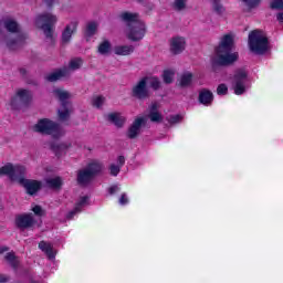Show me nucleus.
<instances>
[{"mask_svg": "<svg viewBox=\"0 0 283 283\" xmlns=\"http://www.w3.org/2000/svg\"><path fill=\"white\" fill-rule=\"evenodd\" d=\"M148 118L151 120V123H163V115L160 112H158V104L153 103L149 106Z\"/></svg>", "mask_w": 283, "mask_h": 283, "instance_id": "nucleus-21", "label": "nucleus"}, {"mask_svg": "<svg viewBox=\"0 0 283 283\" xmlns=\"http://www.w3.org/2000/svg\"><path fill=\"white\" fill-rule=\"evenodd\" d=\"M180 120H182V116L180 115H172L169 118L170 125H176V123H180Z\"/></svg>", "mask_w": 283, "mask_h": 283, "instance_id": "nucleus-44", "label": "nucleus"}, {"mask_svg": "<svg viewBox=\"0 0 283 283\" xmlns=\"http://www.w3.org/2000/svg\"><path fill=\"white\" fill-rule=\"evenodd\" d=\"M147 81H149L148 76L143 77L137 82L135 86L132 88L133 98H137V101H145L149 98V87L147 86Z\"/></svg>", "mask_w": 283, "mask_h": 283, "instance_id": "nucleus-10", "label": "nucleus"}, {"mask_svg": "<svg viewBox=\"0 0 283 283\" xmlns=\"http://www.w3.org/2000/svg\"><path fill=\"white\" fill-rule=\"evenodd\" d=\"M44 187L59 191L63 187V178L61 177H48L44 179Z\"/></svg>", "mask_w": 283, "mask_h": 283, "instance_id": "nucleus-19", "label": "nucleus"}, {"mask_svg": "<svg viewBox=\"0 0 283 283\" xmlns=\"http://www.w3.org/2000/svg\"><path fill=\"white\" fill-rule=\"evenodd\" d=\"M145 34H147V27H145V22L143 21L136 22V24L127 28V39L129 41H143Z\"/></svg>", "mask_w": 283, "mask_h": 283, "instance_id": "nucleus-11", "label": "nucleus"}, {"mask_svg": "<svg viewBox=\"0 0 283 283\" xmlns=\"http://www.w3.org/2000/svg\"><path fill=\"white\" fill-rule=\"evenodd\" d=\"M78 28V21H72L70 24L65 27V29L62 32V43L63 45H67L70 41H72V34L76 32V29Z\"/></svg>", "mask_w": 283, "mask_h": 283, "instance_id": "nucleus-17", "label": "nucleus"}, {"mask_svg": "<svg viewBox=\"0 0 283 283\" xmlns=\"http://www.w3.org/2000/svg\"><path fill=\"white\" fill-rule=\"evenodd\" d=\"M81 65H83V60L76 57L70 61L69 67L70 70H81Z\"/></svg>", "mask_w": 283, "mask_h": 283, "instance_id": "nucleus-37", "label": "nucleus"}, {"mask_svg": "<svg viewBox=\"0 0 283 283\" xmlns=\"http://www.w3.org/2000/svg\"><path fill=\"white\" fill-rule=\"evenodd\" d=\"M0 282L1 283L10 282V276L1 274L0 275Z\"/></svg>", "mask_w": 283, "mask_h": 283, "instance_id": "nucleus-48", "label": "nucleus"}, {"mask_svg": "<svg viewBox=\"0 0 283 283\" xmlns=\"http://www.w3.org/2000/svg\"><path fill=\"white\" fill-rule=\"evenodd\" d=\"M96 32H98V23L91 21L86 24L84 36H86V39H92Z\"/></svg>", "mask_w": 283, "mask_h": 283, "instance_id": "nucleus-24", "label": "nucleus"}, {"mask_svg": "<svg viewBox=\"0 0 283 283\" xmlns=\"http://www.w3.org/2000/svg\"><path fill=\"white\" fill-rule=\"evenodd\" d=\"M97 52L98 54H102V56L109 54V52H112V42H109V40H104L99 43Z\"/></svg>", "mask_w": 283, "mask_h": 283, "instance_id": "nucleus-28", "label": "nucleus"}, {"mask_svg": "<svg viewBox=\"0 0 283 283\" xmlns=\"http://www.w3.org/2000/svg\"><path fill=\"white\" fill-rule=\"evenodd\" d=\"M69 147H70V145H67L65 143H62V144L53 143V144H51V149H52V151H54L55 156H61V154H63V151H65Z\"/></svg>", "mask_w": 283, "mask_h": 283, "instance_id": "nucleus-31", "label": "nucleus"}, {"mask_svg": "<svg viewBox=\"0 0 283 283\" xmlns=\"http://www.w3.org/2000/svg\"><path fill=\"white\" fill-rule=\"evenodd\" d=\"M174 71L171 70H166L163 73V81L166 83V85H171L174 83Z\"/></svg>", "mask_w": 283, "mask_h": 283, "instance_id": "nucleus-33", "label": "nucleus"}, {"mask_svg": "<svg viewBox=\"0 0 283 283\" xmlns=\"http://www.w3.org/2000/svg\"><path fill=\"white\" fill-rule=\"evenodd\" d=\"M147 83H149V86L151 87V90H154L155 92H157V90L160 87L161 83H160V78L153 76V77H148Z\"/></svg>", "mask_w": 283, "mask_h": 283, "instance_id": "nucleus-34", "label": "nucleus"}, {"mask_svg": "<svg viewBox=\"0 0 283 283\" xmlns=\"http://www.w3.org/2000/svg\"><path fill=\"white\" fill-rule=\"evenodd\" d=\"M2 25L6 31L0 30V43L6 45L9 50H19L28 36L21 30V25L17 20L11 18H6L2 20Z\"/></svg>", "mask_w": 283, "mask_h": 283, "instance_id": "nucleus-2", "label": "nucleus"}, {"mask_svg": "<svg viewBox=\"0 0 283 283\" xmlns=\"http://www.w3.org/2000/svg\"><path fill=\"white\" fill-rule=\"evenodd\" d=\"M191 81H193V74L185 73L184 75H181L179 85L180 87H189V85H191Z\"/></svg>", "mask_w": 283, "mask_h": 283, "instance_id": "nucleus-32", "label": "nucleus"}, {"mask_svg": "<svg viewBox=\"0 0 283 283\" xmlns=\"http://www.w3.org/2000/svg\"><path fill=\"white\" fill-rule=\"evenodd\" d=\"M59 129H61L59 123L49 118L39 119L33 126V130L36 132V134H42L43 136H52L53 134H57Z\"/></svg>", "mask_w": 283, "mask_h": 283, "instance_id": "nucleus-7", "label": "nucleus"}, {"mask_svg": "<svg viewBox=\"0 0 283 283\" xmlns=\"http://www.w3.org/2000/svg\"><path fill=\"white\" fill-rule=\"evenodd\" d=\"M247 78L248 74L247 71L239 69L235 71L233 78H232V90L237 96H241L247 92Z\"/></svg>", "mask_w": 283, "mask_h": 283, "instance_id": "nucleus-8", "label": "nucleus"}, {"mask_svg": "<svg viewBox=\"0 0 283 283\" xmlns=\"http://www.w3.org/2000/svg\"><path fill=\"white\" fill-rule=\"evenodd\" d=\"M271 10H283V0H271Z\"/></svg>", "mask_w": 283, "mask_h": 283, "instance_id": "nucleus-39", "label": "nucleus"}, {"mask_svg": "<svg viewBox=\"0 0 283 283\" xmlns=\"http://www.w3.org/2000/svg\"><path fill=\"white\" fill-rule=\"evenodd\" d=\"M18 182L24 187L29 196H34V193L41 191L43 187V182L33 179H25V176H22Z\"/></svg>", "mask_w": 283, "mask_h": 283, "instance_id": "nucleus-13", "label": "nucleus"}, {"mask_svg": "<svg viewBox=\"0 0 283 283\" xmlns=\"http://www.w3.org/2000/svg\"><path fill=\"white\" fill-rule=\"evenodd\" d=\"M65 76H70V69L67 67H63L53 73H50L45 78L49 81V83H56V81H60V78Z\"/></svg>", "mask_w": 283, "mask_h": 283, "instance_id": "nucleus-18", "label": "nucleus"}, {"mask_svg": "<svg viewBox=\"0 0 283 283\" xmlns=\"http://www.w3.org/2000/svg\"><path fill=\"white\" fill-rule=\"evenodd\" d=\"M39 249H41V251H43V253L48 255L49 260H54V250L52 249V245L50 243L41 241L39 243Z\"/></svg>", "mask_w": 283, "mask_h": 283, "instance_id": "nucleus-26", "label": "nucleus"}, {"mask_svg": "<svg viewBox=\"0 0 283 283\" xmlns=\"http://www.w3.org/2000/svg\"><path fill=\"white\" fill-rule=\"evenodd\" d=\"M187 46V41L182 36H175L170 40V52L171 54H182L185 48Z\"/></svg>", "mask_w": 283, "mask_h": 283, "instance_id": "nucleus-15", "label": "nucleus"}, {"mask_svg": "<svg viewBox=\"0 0 283 283\" xmlns=\"http://www.w3.org/2000/svg\"><path fill=\"white\" fill-rule=\"evenodd\" d=\"M54 94H55V96H57L59 101L61 102L62 107L72 105L67 102V99L70 98V93L69 92L57 88V90L54 91Z\"/></svg>", "mask_w": 283, "mask_h": 283, "instance_id": "nucleus-25", "label": "nucleus"}, {"mask_svg": "<svg viewBox=\"0 0 283 283\" xmlns=\"http://www.w3.org/2000/svg\"><path fill=\"white\" fill-rule=\"evenodd\" d=\"M185 8H187V0H175L174 9L177 10V12H182Z\"/></svg>", "mask_w": 283, "mask_h": 283, "instance_id": "nucleus-38", "label": "nucleus"}, {"mask_svg": "<svg viewBox=\"0 0 283 283\" xmlns=\"http://www.w3.org/2000/svg\"><path fill=\"white\" fill-rule=\"evenodd\" d=\"M276 20L280 21V23H283V10L276 14Z\"/></svg>", "mask_w": 283, "mask_h": 283, "instance_id": "nucleus-50", "label": "nucleus"}, {"mask_svg": "<svg viewBox=\"0 0 283 283\" xmlns=\"http://www.w3.org/2000/svg\"><path fill=\"white\" fill-rule=\"evenodd\" d=\"M54 1H56V0H44V3L46 6V8H52V6H54Z\"/></svg>", "mask_w": 283, "mask_h": 283, "instance_id": "nucleus-49", "label": "nucleus"}, {"mask_svg": "<svg viewBox=\"0 0 283 283\" xmlns=\"http://www.w3.org/2000/svg\"><path fill=\"white\" fill-rule=\"evenodd\" d=\"M228 92H229V87H227V84H219V86L217 87V94L219 96H226Z\"/></svg>", "mask_w": 283, "mask_h": 283, "instance_id": "nucleus-41", "label": "nucleus"}, {"mask_svg": "<svg viewBox=\"0 0 283 283\" xmlns=\"http://www.w3.org/2000/svg\"><path fill=\"white\" fill-rule=\"evenodd\" d=\"M111 176H118L120 174V167L112 164L109 167Z\"/></svg>", "mask_w": 283, "mask_h": 283, "instance_id": "nucleus-42", "label": "nucleus"}, {"mask_svg": "<svg viewBox=\"0 0 283 283\" xmlns=\"http://www.w3.org/2000/svg\"><path fill=\"white\" fill-rule=\"evenodd\" d=\"M250 10H253V8H258L260 6L261 0H242Z\"/></svg>", "mask_w": 283, "mask_h": 283, "instance_id": "nucleus-40", "label": "nucleus"}, {"mask_svg": "<svg viewBox=\"0 0 283 283\" xmlns=\"http://www.w3.org/2000/svg\"><path fill=\"white\" fill-rule=\"evenodd\" d=\"M36 224V219H34L33 213H24L15 217V227L21 229V231H25V229H30Z\"/></svg>", "mask_w": 283, "mask_h": 283, "instance_id": "nucleus-12", "label": "nucleus"}, {"mask_svg": "<svg viewBox=\"0 0 283 283\" xmlns=\"http://www.w3.org/2000/svg\"><path fill=\"white\" fill-rule=\"evenodd\" d=\"M120 21L125 23L126 28H132V25H136V23L140 22V17L138 13H132L129 11H124L119 14Z\"/></svg>", "mask_w": 283, "mask_h": 283, "instance_id": "nucleus-16", "label": "nucleus"}, {"mask_svg": "<svg viewBox=\"0 0 283 283\" xmlns=\"http://www.w3.org/2000/svg\"><path fill=\"white\" fill-rule=\"evenodd\" d=\"M85 202H87V197H82L80 202L74 208V210H72L71 212L67 213L66 219L72 220L74 218V216H76V213H81V209L83 208Z\"/></svg>", "mask_w": 283, "mask_h": 283, "instance_id": "nucleus-30", "label": "nucleus"}, {"mask_svg": "<svg viewBox=\"0 0 283 283\" xmlns=\"http://www.w3.org/2000/svg\"><path fill=\"white\" fill-rule=\"evenodd\" d=\"M32 211L35 216H39L40 218L45 214V211H43V208H41V206H34Z\"/></svg>", "mask_w": 283, "mask_h": 283, "instance_id": "nucleus-43", "label": "nucleus"}, {"mask_svg": "<svg viewBox=\"0 0 283 283\" xmlns=\"http://www.w3.org/2000/svg\"><path fill=\"white\" fill-rule=\"evenodd\" d=\"M127 120L120 113H111L107 115V122L113 123L115 127H123Z\"/></svg>", "mask_w": 283, "mask_h": 283, "instance_id": "nucleus-22", "label": "nucleus"}, {"mask_svg": "<svg viewBox=\"0 0 283 283\" xmlns=\"http://www.w3.org/2000/svg\"><path fill=\"white\" fill-rule=\"evenodd\" d=\"M198 101L201 103V105L209 106L211 103H213V93L207 88H202L199 92Z\"/></svg>", "mask_w": 283, "mask_h": 283, "instance_id": "nucleus-20", "label": "nucleus"}, {"mask_svg": "<svg viewBox=\"0 0 283 283\" xmlns=\"http://www.w3.org/2000/svg\"><path fill=\"white\" fill-rule=\"evenodd\" d=\"M212 3V10L218 14V17H222L224 12H227V8H224V4H222L221 0H211Z\"/></svg>", "mask_w": 283, "mask_h": 283, "instance_id": "nucleus-27", "label": "nucleus"}, {"mask_svg": "<svg viewBox=\"0 0 283 283\" xmlns=\"http://www.w3.org/2000/svg\"><path fill=\"white\" fill-rule=\"evenodd\" d=\"M21 76H25L28 74V71L25 69H20Z\"/></svg>", "mask_w": 283, "mask_h": 283, "instance_id": "nucleus-51", "label": "nucleus"}, {"mask_svg": "<svg viewBox=\"0 0 283 283\" xmlns=\"http://www.w3.org/2000/svg\"><path fill=\"white\" fill-rule=\"evenodd\" d=\"M101 171H103V164L98 161L90 163L85 168L77 171V185L87 187Z\"/></svg>", "mask_w": 283, "mask_h": 283, "instance_id": "nucleus-4", "label": "nucleus"}, {"mask_svg": "<svg viewBox=\"0 0 283 283\" xmlns=\"http://www.w3.org/2000/svg\"><path fill=\"white\" fill-rule=\"evenodd\" d=\"M116 191H120V187H118L117 185H114V186L108 188V193L111 196H114V193H116Z\"/></svg>", "mask_w": 283, "mask_h": 283, "instance_id": "nucleus-46", "label": "nucleus"}, {"mask_svg": "<svg viewBox=\"0 0 283 283\" xmlns=\"http://www.w3.org/2000/svg\"><path fill=\"white\" fill-rule=\"evenodd\" d=\"M117 163H118L117 167H123V165H125V156H119L117 158Z\"/></svg>", "mask_w": 283, "mask_h": 283, "instance_id": "nucleus-47", "label": "nucleus"}, {"mask_svg": "<svg viewBox=\"0 0 283 283\" xmlns=\"http://www.w3.org/2000/svg\"><path fill=\"white\" fill-rule=\"evenodd\" d=\"M56 21V15L52 13H42L35 18V25L44 32L49 45H54V23Z\"/></svg>", "mask_w": 283, "mask_h": 283, "instance_id": "nucleus-3", "label": "nucleus"}, {"mask_svg": "<svg viewBox=\"0 0 283 283\" xmlns=\"http://www.w3.org/2000/svg\"><path fill=\"white\" fill-rule=\"evenodd\" d=\"M248 43L251 52L254 54H264L269 50V39L260 30L249 33Z\"/></svg>", "mask_w": 283, "mask_h": 283, "instance_id": "nucleus-5", "label": "nucleus"}, {"mask_svg": "<svg viewBox=\"0 0 283 283\" xmlns=\"http://www.w3.org/2000/svg\"><path fill=\"white\" fill-rule=\"evenodd\" d=\"M147 125V119L145 117H137L127 132V137L130 138V140H134L139 134L142 127H145Z\"/></svg>", "mask_w": 283, "mask_h": 283, "instance_id": "nucleus-14", "label": "nucleus"}, {"mask_svg": "<svg viewBox=\"0 0 283 283\" xmlns=\"http://www.w3.org/2000/svg\"><path fill=\"white\" fill-rule=\"evenodd\" d=\"M2 251H8V248H3Z\"/></svg>", "mask_w": 283, "mask_h": 283, "instance_id": "nucleus-52", "label": "nucleus"}, {"mask_svg": "<svg viewBox=\"0 0 283 283\" xmlns=\"http://www.w3.org/2000/svg\"><path fill=\"white\" fill-rule=\"evenodd\" d=\"M6 260L7 262H9V264H11L13 269H17V266H19V261H17V256L14 255V253H7Z\"/></svg>", "mask_w": 283, "mask_h": 283, "instance_id": "nucleus-36", "label": "nucleus"}, {"mask_svg": "<svg viewBox=\"0 0 283 283\" xmlns=\"http://www.w3.org/2000/svg\"><path fill=\"white\" fill-rule=\"evenodd\" d=\"M28 170L24 166L14 165L12 163H7L4 166L0 167V176H8L11 182H19L22 176H25Z\"/></svg>", "mask_w": 283, "mask_h": 283, "instance_id": "nucleus-6", "label": "nucleus"}, {"mask_svg": "<svg viewBox=\"0 0 283 283\" xmlns=\"http://www.w3.org/2000/svg\"><path fill=\"white\" fill-rule=\"evenodd\" d=\"M129 203V198H127V193H122L119 198V205L125 206Z\"/></svg>", "mask_w": 283, "mask_h": 283, "instance_id": "nucleus-45", "label": "nucleus"}, {"mask_svg": "<svg viewBox=\"0 0 283 283\" xmlns=\"http://www.w3.org/2000/svg\"><path fill=\"white\" fill-rule=\"evenodd\" d=\"M134 45H117L114 48V53L117 56H129V54H134Z\"/></svg>", "mask_w": 283, "mask_h": 283, "instance_id": "nucleus-23", "label": "nucleus"}, {"mask_svg": "<svg viewBox=\"0 0 283 283\" xmlns=\"http://www.w3.org/2000/svg\"><path fill=\"white\" fill-rule=\"evenodd\" d=\"M104 104H105V97L103 95L93 97L92 99L93 107H97V109H101V107H103Z\"/></svg>", "mask_w": 283, "mask_h": 283, "instance_id": "nucleus-35", "label": "nucleus"}, {"mask_svg": "<svg viewBox=\"0 0 283 283\" xmlns=\"http://www.w3.org/2000/svg\"><path fill=\"white\" fill-rule=\"evenodd\" d=\"M233 35L226 34L222 36L219 46L216 50V55L211 57V65L213 72H218L219 67H227L233 65L240 54L233 52Z\"/></svg>", "mask_w": 283, "mask_h": 283, "instance_id": "nucleus-1", "label": "nucleus"}, {"mask_svg": "<svg viewBox=\"0 0 283 283\" xmlns=\"http://www.w3.org/2000/svg\"><path fill=\"white\" fill-rule=\"evenodd\" d=\"M71 112H72V105L62 106V109L57 111L59 120H61L62 123H65V120H70Z\"/></svg>", "mask_w": 283, "mask_h": 283, "instance_id": "nucleus-29", "label": "nucleus"}, {"mask_svg": "<svg viewBox=\"0 0 283 283\" xmlns=\"http://www.w3.org/2000/svg\"><path fill=\"white\" fill-rule=\"evenodd\" d=\"M30 101H32V93L28 90L20 88L11 98V107L12 109H21V107L30 105Z\"/></svg>", "mask_w": 283, "mask_h": 283, "instance_id": "nucleus-9", "label": "nucleus"}]
</instances>
